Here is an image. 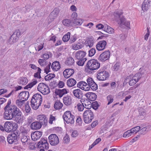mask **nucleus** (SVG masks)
<instances>
[{"label": "nucleus", "instance_id": "f257e3e1", "mask_svg": "<svg viewBox=\"0 0 151 151\" xmlns=\"http://www.w3.org/2000/svg\"><path fill=\"white\" fill-rule=\"evenodd\" d=\"M21 111L15 105L10 106L8 110L4 113V118L6 119H11L19 112Z\"/></svg>", "mask_w": 151, "mask_h": 151}, {"label": "nucleus", "instance_id": "f03ea898", "mask_svg": "<svg viewBox=\"0 0 151 151\" xmlns=\"http://www.w3.org/2000/svg\"><path fill=\"white\" fill-rule=\"evenodd\" d=\"M42 101V97L40 94L36 93L32 96L30 101L31 106L34 109L37 110Z\"/></svg>", "mask_w": 151, "mask_h": 151}, {"label": "nucleus", "instance_id": "7ed1b4c3", "mask_svg": "<svg viewBox=\"0 0 151 151\" xmlns=\"http://www.w3.org/2000/svg\"><path fill=\"white\" fill-rule=\"evenodd\" d=\"M123 12L122 10H119L115 12L114 13V15L115 17H118L120 20V22L119 23L120 25H124L126 27L129 28L130 22L129 21H126L125 18L122 15Z\"/></svg>", "mask_w": 151, "mask_h": 151}, {"label": "nucleus", "instance_id": "20e7f679", "mask_svg": "<svg viewBox=\"0 0 151 151\" xmlns=\"http://www.w3.org/2000/svg\"><path fill=\"white\" fill-rule=\"evenodd\" d=\"M94 118L93 112L90 109H87L83 114V118L84 122L87 124L90 123Z\"/></svg>", "mask_w": 151, "mask_h": 151}, {"label": "nucleus", "instance_id": "39448f33", "mask_svg": "<svg viewBox=\"0 0 151 151\" xmlns=\"http://www.w3.org/2000/svg\"><path fill=\"white\" fill-rule=\"evenodd\" d=\"M17 124L15 123L6 122L4 124V130L8 132H14L17 130Z\"/></svg>", "mask_w": 151, "mask_h": 151}, {"label": "nucleus", "instance_id": "423d86ee", "mask_svg": "<svg viewBox=\"0 0 151 151\" xmlns=\"http://www.w3.org/2000/svg\"><path fill=\"white\" fill-rule=\"evenodd\" d=\"M63 118L64 121H65L67 124L70 123L73 124L74 122L75 116L71 114L70 111L65 112L63 116Z\"/></svg>", "mask_w": 151, "mask_h": 151}, {"label": "nucleus", "instance_id": "0eeeda50", "mask_svg": "<svg viewBox=\"0 0 151 151\" xmlns=\"http://www.w3.org/2000/svg\"><path fill=\"white\" fill-rule=\"evenodd\" d=\"M38 90L44 95L48 94L50 92L48 86L43 83H40L37 87Z\"/></svg>", "mask_w": 151, "mask_h": 151}, {"label": "nucleus", "instance_id": "6e6552de", "mask_svg": "<svg viewBox=\"0 0 151 151\" xmlns=\"http://www.w3.org/2000/svg\"><path fill=\"white\" fill-rule=\"evenodd\" d=\"M49 142L52 145H56L59 143V139L55 134H52L48 137Z\"/></svg>", "mask_w": 151, "mask_h": 151}, {"label": "nucleus", "instance_id": "1a4fd4ad", "mask_svg": "<svg viewBox=\"0 0 151 151\" xmlns=\"http://www.w3.org/2000/svg\"><path fill=\"white\" fill-rule=\"evenodd\" d=\"M109 76V74L106 71H101L98 73L97 78L99 81H103L106 79Z\"/></svg>", "mask_w": 151, "mask_h": 151}, {"label": "nucleus", "instance_id": "9d476101", "mask_svg": "<svg viewBox=\"0 0 151 151\" xmlns=\"http://www.w3.org/2000/svg\"><path fill=\"white\" fill-rule=\"evenodd\" d=\"M110 52L109 50L105 51L101 54L99 58V60L102 62L108 60L110 57Z\"/></svg>", "mask_w": 151, "mask_h": 151}, {"label": "nucleus", "instance_id": "9b49d317", "mask_svg": "<svg viewBox=\"0 0 151 151\" xmlns=\"http://www.w3.org/2000/svg\"><path fill=\"white\" fill-rule=\"evenodd\" d=\"M37 147L39 148H42V149L47 150L49 148L48 143L47 142V140L44 139L42 138L37 144Z\"/></svg>", "mask_w": 151, "mask_h": 151}, {"label": "nucleus", "instance_id": "f8f14e48", "mask_svg": "<svg viewBox=\"0 0 151 151\" xmlns=\"http://www.w3.org/2000/svg\"><path fill=\"white\" fill-rule=\"evenodd\" d=\"M106 45L107 42L106 41H100L96 45V49L99 51H102L105 49Z\"/></svg>", "mask_w": 151, "mask_h": 151}, {"label": "nucleus", "instance_id": "ddd939ff", "mask_svg": "<svg viewBox=\"0 0 151 151\" xmlns=\"http://www.w3.org/2000/svg\"><path fill=\"white\" fill-rule=\"evenodd\" d=\"M87 84L90 86L93 91H96L98 89L97 84L94 82L92 78H88L87 80Z\"/></svg>", "mask_w": 151, "mask_h": 151}, {"label": "nucleus", "instance_id": "4468645a", "mask_svg": "<svg viewBox=\"0 0 151 151\" xmlns=\"http://www.w3.org/2000/svg\"><path fill=\"white\" fill-rule=\"evenodd\" d=\"M74 72V69L71 68H68L65 70L63 73L64 77L65 78H68L73 75Z\"/></svg>", "mask_w": 151, "mask_h": 151}, {"label": "nucleus", "instance_id": "2eb2a0df", "mask_svg": "<svg viewBox=\"0 0 151 151\" xmlns=\"http://www.w3.org/2000/svg\"><path fill=\"white\" fill-rule=\"evenodd\" d=\"M68 93L67 90L65 88L62 89H55V94L59 96L60 98H61L63 95L67 93Z\"/></svg>", "mask_w": 151, "mask_h": 151}, {"label": "nucleus", "instance_id": "dca6fc26", "mask_svg": "<svg viewBox=\"0 0 151 151\" xmlns=\"http://www.w3.org/2000/svg\"><path fill=\"white\" fill-rule=\"evenodd\" d=\"M17 139L14 135H13L12 134H10L7 137V140L8 143L10 144H16Z\"/></svg>", "mask_w": 151, "mask_h": 151}, {"label": "nucleus", "instance_id": "f3484780", "mask_svg": "<svg viewBox=\"0 0 151 151\" xmlns=\"http://www.w3.org/2000/svg\"><path fill=\"white\" fill-rule=\"evenodd\" d=\"M29 96V93L28 91H22L19 94L18 97L24 99L25 101L27 100Z\"/></svg>", "mask_w": 151, "mask_h": 151}, {"label": "nucleus", "instance_id": "a211bd4d", "mask_svg": "<svg viewBox=\"0 0 151 151\" xmlns=\"http://www.w3.org/2000/svg\"><path fill=\"white\" fill-rule=\"evenodd\" d=\"M88 86L87 83L83 81H80L77 84V86L78 88L85 91H89L90 90V88L84 87V86Z\"/></svg>", "mask_w": 151, "mask_h": 151}, {"label": "nucleus", "instance_id": "6ab92c4d", "mask_svg": "<svg viewBox=\"0 0 151 151\" xmlns=\"http://www.w3.org/2000/svg\"><path fill=\"white\" fill-rule=\"evenodd\" d=\"M73 93L74 96L78 99H80L83 97V94L82 91L79 89L74 90Z\"/></svg>", "mask_w": 151, "mask_h": 151}, {"label": "nucleus", "instance_id": "aec40b11", "mask_svg": "<svg viewBox=\"0 0 151 151\" xmlns=\"http://www.w3.org/2000/svg\"><path fill=\"white\" fill-rule=\"evenodd\" d=\"M42 135V132L37 131L34 132L33 135L31 136L32 139L33 141H37L40 138Z\"/></svg>", "mask_w": 151, "mask_h": 151}, {"label": "nucleus", "instance_id": "412c9836", "mask_svg": "<svg viewBox=\"0 0 151 151\" xmlns=\"http://www.w3.org/2000/svg\"><path fill=\"white\" fill-rule=\"evenodd\" d=\"M150 0H144L142 6V10L145 11L147 10L150 6Z\"/></svg>", "mask_w": 151, "mask_h": 151}, {"label": "nucleus", "instance_id": "4be33fe9", "mask_svg": "<svg viewBox=\"0 0 151 151\" xmlns=\"http://www.w3.org/2000/svg\"><path fill=\"white\" fill-rule=\"evenodd\" d=\"M86 54V53L85 52L79 50L76 52L75 56L78 59H81L85 57Z\"/></svg>", "mask_w": 151, "mask_h": 151}, {"label": "nucleus", "instance_id": "5701e85b", "mask_svg": "<svg viewBox=\"0 0 151 151\" xmlns=\"http://www.w3.org/2000/svg\"><path fill=\"white\" fill-rule=\"evenodd\" d=\"M42 125L38 122H34L31 124L30 127L32 129H39L41 127Z\"/></svg>", "mask_w": 151, "mask_h": 151}, {"label": "nucleus", "instance_id": "b1692460", "mask_svg": "<svg viewBox=\"0 0 151 151\" xmlns=\"http://www.w3.org/2000/svg\"><path fill=\"white\" fill-rule=\"evenodd\" d=\"M128 80L129 81V85L130 86H133L137 82L132 78V76L131 75L128 76L125 79L124 82H127Z\"/></svg>", "mask_w": 151, "mask_h": 151}, {"label": "nucleus", "instance_id": "393cba45", "mask_svg": "<svg viewBox=\"0 0 151 151\" xmlns=\"http://www.w3.org/2000/svg\"><path fill=\"white\" fill-rule=\"evenodd\" d=\"M63 100V103L66 106L70 105L71 104L72 99L71 97L68 95L64 97Z\"/></svg>", "mask_w": 151, "mask_h": 151}, {"label": "nucleus", "instance_id": "a878e982", "mask_svg": "<svg viewBox=\"0 0 151 151\" xmlns=\"http://www.w3.org/2000/svg\"><path fill=\"white\" fill-rule=\"evenodd\" d=\"M100 66V64L96 60H91L87 63L86 66Z\"/></svg>", "mask_w": 151, "mask_h": 151}, {"label": "nucleus", "instance_id": "bb28decb", "mask_svg": "<svg viewBox=\"0 0 151 151\" xmlns=\"http://www.w3.org/2000/svg\"><path fill=\"white\" fill-rule=\"evenodd\" d=\"M85 95L87 97L89 98V99L92 101L95 100L97 98L96 94L92 92H88Z\"/></svg>", "mask_w": 151, "mask_h": 151}, {"label": "nucleus", "instance_id": "cd10ccee", "mask_svg": "<svg viewBox=\"0 0 151 151\" xmlns=\"http://www.w3.org/2000/svg\"><path fill=\"white\" fill-rule=\"evenodd\" d=\"M62 24L65 26L73 27V21L70 19H65L62 21Z\"/></svg>", "mask_w": 151, "mask_h": 151}, {"label": "nucleus", "instance_id": "c85d7f7f", "mask_svg": "<svg viewBox=\"0 0 151 151\" xmlns=\"http://www.w3.org/2000/svg\"><path fill=\"white\" fill-rule=\"evenodd\" d=\"M21 35V32L19 30H16L11 36V37L13 38V42H15Z\"/></svg>", "mask_w": 151, "mask_h": 151}, {"label": "nucleus", "instance_id": "c756f323", "mask_svg": "<svg viewBox=\"0 0 151 151\" xmlns=\"http://www.w3.org/2000/svg\"><path fill=\"white\" fill-rule=\"evenodd\" d=\"M145 110L142 108L139 109V115L138 116L142 119H143L146 115Z\"/></svg>", "mask_w": 151, "mask_h": 151}, {"label": "nucleus", "instance_id": "7c9ffc66", "mask_svg": "<svg viewBox=\"0 0 151 151\" xmlns=\"http://www.w3.org/2000/svg\"><path fill=\"white\" fill-rule=\"evenodd\" d=\"M65 63L67 65H72L74 63V60L72 57H68L67 58Z\"/></svg>", "mask_w": 151, "mask_h": 151}, {"label": "nucleus", "instance_id": "2f4dec72", "mask_svg": "<svg viewBox=\"0 0 151 151\" xmlns=\"http://www.w3.org/2000/svg\"><path fill=\"white\" fill-rule=\"evenodd\" d=\"M76 81L74 79L72 78H69L67 82V85L70 87L73 86L76 84Z\"/></svg>", "mask_w": 151, "mask_h": 151}, {"label": "nucleus", "instance_id": "473e14b6", "mask_svg": "<svg viewBox=\"0 0 151 151\" xmlns=\"http://www.w3.org/2000/svg\"><path fill=\"white\" fill-rule=\"evenodd\" d=\"M100 67H96V68L92 67H86L85 70V71L86 73L89 74L92 73V71L93 70L98 69Z\"/></svg>", "mask_w": 151, "mask_h": 151}, {"label": "nucleus", "instance_id": "72a5a7b5", "mask_svg": "<svg viewBox=\"0 0 151 151\" xmlns=\"http://www.w3.org/2000/svg\"><path fill=\"white\" fill-rule=\"evenodd\" d=\"M22 113L21 111L19 112L16 116L14 118H15V120L18 123H20L22 121Z\"/></svg>", "mask_w": 151, "mask_h": 151}, {"label": "nucleus", "instance_id": "f704fd0d", "mask_svg": "<svg viewBox=\"0 0 151 151\" xmlns=\"http://www.w3.org/2000/svg\"><path fill=\"white\" fill-rule=\"evenodd\" d=\"M63 106V104L61 103L60 101H57L54 105V107L55 109H61Z\"/></svg>", "mask_w": 151, "mask_h": 151}, {"label": "nucleus", "instance_id": "c9c22d12", "mask_svg": "<svg viewBox=\"0 0 151 151\" xmlns=\"http://www.w3.org/2000/svg\"><path fill=\"white\" fill-rule=\"evenodd\" d=\"M83 20L82 19H76L73 21V26L76 25H81L83 22Z\"/></svg>", "mask_w": 151, "mask_h": 151}, {"label": "nucleus", "instance_id": "e433bc0d", "mask_svg": "<svg viewBox=\"0 0 151 151\" xmlns=\"http://www.w3.org/2000/svg\"><path fill=\"white\" fill-rule=\"evenodd\" d=\"M28 138L26 136L23 135L21 138V141L22 143L25 145L27 143V144H29V141L30 140V139H29V137Z\"/></svg>", "mask_w": 151, "mask_h": 151}, {"label": "nucleus", "instance_id": "4c0bfd02", "mask_svg": "<svg viewBox=\"0 0 151 151\" xmlns=\"http://www.w3.org/2000/svg\"><path fill=\"white\" fill-rule=\"evenodd\" d=\"M72 46V49L75 50H77L83 47L82 45L79 43L73 44Z\"/></svg>", "mask_w": 151, "mask_h": 151}, {"label": "nucleus", "instance_id": "58836bf2", "mask_svg": "<svg viewBox=\"0 0 151 151\" xmlns=\"http://www.w3.org/2000/svg\"><path fill=\"white\" fill-rule=\"evenodd\" d=\"M37 83V80H34L31 82L27 85L25 86L24 87V89H28V88H31L33 87L34 85H36Z\"/></svg>", "mask_w": 151, "mask_h": 151}, {"label": "nucleus", "instance_id": "ea45409f", "mask_svg": "<svg viewBox=\"0 0 151 151\" xmlns=\"http://www.w3.org/2000/svg\"><path fill=\"white\" fill-rule=\"evenodd\" d=\"M46 117L45 115H38L37 117V119L39 120L38 122L40 124H42V125L43 124V122L46 119Z\"/></svg>", "mask_w": 151, "mask_h": 151}, {"label": "nucleus", "instance_id": "a19ab883", "mask_svg": "<svg viewBox=\"0 0 151 151\" xmlns=\"http://www.w3.org/2000/svg\"><path fill=\"white\" fill-rule=\"evenodd\" d=\"M20 81L19 82V84L22 85H25L28 82L27 79L24 77H20L19 79Z\"/></svg>", "mask_w": 151, "mask_h": 151}, {"label": "nucleus", "instance_id": "79ce46f5", "mask_svg": "<svg viewBox=\"0 0 151 151\" xmlns=\"http://www.w3.org/2000/svg\"><path fill=\"white\" fill-rule=\"evenodd\" d=\"M105 30L109 34H113L114 33V29L108 25H106V27H105Z\"/></svg>", "mask_w": 151, "mask_h": 151}, {"label": "nucleus", "instance_id": "37998d69", "mask_svg": "<svg viewBox=\"0 0 151 151\" xmlns=\"http://www.w3.org/2000/svg\"><path fill=\"white\" fill-rule=\"evenodd\" d=\"M70 33L69 32L63 36L62 38V40L64 42H67L70 39Z\"/></svg>", "mask_w": 151, "mask_h": 151}, {"label": "nucleus", "instance_id": "c03bdc74", "mask_svg": "<svg viewBox=\"0 0 151 151\" xmlns=\"http://www.w3.org/2000/svg\"><path fill=\"white\" fill-rule=\"evenodd\" d=\"M25 100H22L21 99H17L16 102V104L19 107H21L24 104Z\"/></svg>", "mask_w": 151, "mask_h": 151}, {"label": "nucleus", "instance_id": "a18cd8bd", "mask_svg": "<svg viewBox=\"0 0 151 151\" xmlns=\"http://www.w3.org/2000/svg\"><path fill=\"white\" fill-rule=\"evenodd\" d=\"M85 44L87 46H88L89 47H92L93 44V40L91 39H88L86 42Z\"/></svg>", "mask_w": 151, "mask_h": 151}, {"label": "nucleus", "instance_id": "49530a36", "mask_svg": "<svg viewBox=\"0 0 151 151\" xmlns=\"http://www.w3.org/2000/svg\"><path fill=\"white\" fill-rule=\"evenodd\" d=\"M41 69L40 68H38L37 72L35 73L34 75V77L39 79L41 78V77L40 74L41 73Z\"/></svg>", "mask_w": 151, "mask_h": 151}, {"label": "nucleus", "instance_id": "de8ad7c7", "mask_svg": "<svg viewBox=\"0 0 151 151\" xmlns=\"http://www.w3.org/2000/svg\"><path fill=\"white\" fill-rule=\"evenodd\" d=\"M132 133H133L131 129L128 130L124 133L123 137L125 138H128L131 135Z\"/></svg>", "mask_w": 151, "mask_h": 151}, {"label": "nucleus", "instance_id": "09e8293b", "mask_svg": "<svg viewBox=\"0 0 151 151\" xmlns=\"http://www.w3.org/2000/svg\"><path fill=\"white\" fill-rule=\"evenodd\" d=\"M55 76V75L54 74H49L45 76V79L46 81H48L53 78Z\"/></svg>", "mask_w": 151, "mask_h": 151}, {"label": "nucleus", "instance_id": "8fccbe9b", "mask_svg": "<svg viewBox=\"0 0 151 151\" xmlns=\"http://www.w3.org/2000/svg\"><path fill=\"white\" fill-rule=\"evenodd\" d=\"M81 102L82 104H83L84 106L85 105L86 106L87 105H88L91 104V102L87 99H82L81 100Z\"/></svg>", "mask_w": 151, "mask_h": 151}, {"label": "nucleus", "instance_id": "3c124183", "mask_svg": "<svg viewBox=\"0 0 151 151\" xmlns=\"http://www.w3.org/2000/svg\"><path fill=\"white\" fill-rule=\"evenodd\" d=\"M44 43L43 42L41 43H39L37 44V46L35 47L36 50L38 51H40L44 47Z\"/></svg>", "mask_w": 151, "mask_h": 151}, {"label": "nucleus", "instance_id": "603ef678", "mask_svg": "<svg viewBox=\"0 0 151 151\" xmlns=\"http://www.w3.org/2000/svg\"><path fill=\"white\" fill-rule=\"evenodd\" d=\"M92 106L93 109L96 110L99 106L100 105L98 104L97 101H96L92 103Z\"/></svg>", "mask_w": 151, "mask_h": 151}, {"label": "nucleus", "instance_id": "864d4df0", "mask_svg": "<svg viewBox=\"0 0 151 151\" xmlns=\"http://www.w3.org/2000/svg\"><path fill=\"white\" fill-rule=\"evenodd\" d=\"M140 129V127L139 126H137L132 128V129H131V130L132 132L133 133H134V132H135V133H136L138 132H139Z\"/></svg>", "mask_w": 151, "mask_h": 151}, {"label": "nucleus", "instance_id": "5fc2aeb1", "mask_svg": "<svg viewBox=\"0 0 151 151\" xmlns=\"http://www.w3.org/2000/svg\"><path fill=\"white\" fill-rule=\"evenodd\" d=\"M25 109L26 112L27 113H29L31 109L29 105V102L28 101L27 102L25 105Z\"/></svg>", "mask_w": 151, "mask_h": 151}, {"label": "nucleus", "instance_id": "6e6d98bb", "mask_svg": "<svg viewBox=\"0 0 151 151\" xmlns=\"http://www.w3.org/2000/svg\"><path fill=\"white\" fill-rule=\"evenodd\" d=\"M60 12L59 9L57 8H55L51 12L50 16L51 15H57Z\"/></svg>", "mask_w": 151, "mask_h": 151}, {"label": "nucleus", "instance_id": "4d7b16f0", "mask_svg": "<svg viewBox=\"0 0 151 151\" xmlns=\"http://www.w3.org/2000/svg\"><path fill=\"white\" fill-rule=\"evenodd\" d=\"M107 99L108 101V105H109L112 103L113 101V97L111 95H109L107 97Z\"/></svg>", "mask_w": 151, "mask_h": 151}, {"label": "nucleus", "instance_id": "13d9d810", "mask_svg": "<svg viewBox=\"0 0 151 151\" xmlns=\"http://www.w3.org/2000/svg\"><path fill=\"white\" fill-rule=\"evenodd\" d=\"M78 14L76 12H73L71 16V19L72 21H73L77 19Z\"/></svg>", "mask_w": 151, "mask_h": 151}, {"label": "nucleus", "instance_id": "bf43d9fd", "mask_svg": "<svg viewBox=\"0 0 151 151\" xmlns=\"http://www.w3.org/2000/svg\"><path fill=\"white\" fill-rule=\"evenodd\" d=\"M77 106L78 111H83L84 109V107H85V106L83 104H81L80 103H78L77 105Z\"/></svg>", "mask_w": 151, "mask_h": 151}, {"label": "nucleus", "instance_id": "052dcab7", "mask_svg": "<svg viewBox=\"0 0 151 151\" xmlns=\"http://www.w3.org/2000/svg\"><path fill=\"white\" fill-rule=\"evenodd\" d=\"M96 53L95 49L92 48L89 51V55L90 57L93 56Z\"/></svg>", "mask_w": 151, "mask_h": 151}, {"label": "nucleus", "instance_id": "680f3d73", "mask_svg": "<svg viewBox=\"0 0 151 151\" xmlns=\"http://www.w3.org/2000/svg\"><path fill=\"white\" fill-rule=\"evenodd\" d=\"M147 132V131L145 127L140 129L139 133V134L144 135L146 134Z\"/></svg>", "mask_w": 151, "mask_h": 151}, {"label": "nucleus", "instance_id": "e2e57ef3", "mask_svg": "<svg viewBox=\"0 0 151 151\" xmlns=\"http://www.w3.org/2000/svg\"><path fill=\"white\" fill-rule=\"evenodd\" d=\"M63 142L65 143H67L70 141L69 136L67 134H66L63 139Z\"/></svg>", "mask_w": 151, "mask_h": 151}, {"label": "nucleus", "instance_id": "0e129e2a", "mask_svg": "<svg viewBox=\"0 0 151 151\" xmlns=\"http://www.w3.org/2000/svg\"><path fill=\"white\" fill-rule=\"evenodd\" d=\"M38 62L40 65L41 66H43L46 63L45 60L41 59H39Z\"/></svg>", "mask_w": 151, "mask_h": 151}, {"label": "nucleus", "instance_id": "69168bd1", "mask_svg": "<svg viewBox=\"0 0 151 151\" xmlns=\"http://www.w3.org/2000/svg\"><path fill=\"white\" fill-rule=\"evenodd\" d=\"M77 40V37L76 35L73 36L70 41V42L72 43L74 42Z\"/></svg>", "mask_w": 151, "mask_h": 151}, {"label": "nucleus", "instance_id": "338daca9", "mask_svg": "<svg viewBox=\"0 0 151 151\" xmlns=\"http://www.w3.org/2000/svg\"><path fill=\"white\" fill-rule=\"evenodd\" d=\"M6 142L5 137L3 136L0 137V143L1 144H5Z\"/></svg>", "mask_w": 151, "mask_h": 151}, {"label": "nucleus", "instance_id": "774afa93", "mask_svg": "<svg viewBox=\"0 0 151 151\" xmlns=\"http://www.w3.org/2000/svg\"><path fill=\"white\" fill-rule=\"evenodd\" d=\"M55 117L53 116L52 115H51L50 116L49 123L52 124L53 123V121L55 120Z\"/></svg>", "mask_w": 151, "mask_h": 151}]
</instances>
